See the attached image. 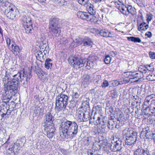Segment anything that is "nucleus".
Segmentation results:
<instances>
[{"label":"nucleus","mask_w":155,"mask_h":155,"mask_svg":"<svg viewBox=\"0 0 155 155\" xmlns=\"http://www.w3.org/2000/svg\"><path fill=\"white\" fill-rule=\"evenodd\" d=\"M78 126L74 121H71L67 120L64 122L61 127L63 135L66 134L73 137L78 133Z\"/></svg>","instance_id":"nucleus-1"},{"label":"nucleus","mask_w":155,"mask_h":155,"mask_svg":"<svg viewBox=\"0 0 155 155\" xmlns=\"http://www.w3.org/2000/svg\"><path fill=\"white\" fill-rule=\"evenodd\" d=\"M15 81H14L15 85L18 87L19 85L20 80L23 86L26 87L27 85L28 81L32 77L31 72L24 71H21V72H18L15 75ZM15 81V80H14Z\"/></svg>","instance_id":"nucleus-2"},{"label":"nucleus","mask_w":155,"mask_h":155,"mask_svg":"<svg viewBox=\"0 0 155 155\" xmlns=\"http://www.w3.org/2000/svg\"><path fill=\"white\" fill-rule=\"evenodd\" d=\"M3 7L5 9L4 12L9 18L13 19L18 14V11L17 8L8 2H6Z\"/></svg>","instance_id":"nucleus-3"},{"label":"nucleus","mask_w":155,"mask_h":155,"mask_svg":"<svg viewBox=\"0 0 155 155\" xmlns=\"http://www.w3.org/2000/svg\"><path fill=\"white\" fill-rule=\"evenodd\" d=\"M9 82L5 85L4 91L5 93L3 94V98L10 100L12 98L13 95H14L15 91L17 89L18 87L15 85L9 84Z\"/></svg>","instance_id":"nucleus-4"},{"label":"nucleus","mask_w":155,"mask_h":155,"mask_svg":"<svg viewBox=\"0 0 155 155\" xmlns=\"http://www.w3.org/2000/svg\"><path fill=\"white\" fill-rule=\"evenodd\" d=\"M58 19L53 18L51 19L49 22V28L53 35L57 36L58 34L61 33L59 25H58Z\"/></svg>","instance_id":"nucleus-5"},{"label":"nucleus","mask_w":155,"mask_h":155,"mask_svg":"<svg viewBox=\"0 0 155 155\" xmlns=\"http://www.w3.org/2000/svg\"><path fill=\"white\" fill-rule=\"evenodd\" d=\"M140 74L135 71H127L123 73L122 75L125 78H129V81L131 83L138 82L141 78Z\"/></svg>","instance_id":"nucleus-6"},{"label":"nucleus","mask_w":155,"mask_h":155,"mask_svg":"<svg viewBox=\"0 0 155 155\" xmlns=\"http://www.w3.org/2000/svg\"><path fill=\"white\" fill-rule=\"evenodd\" d=\"M123 145H124L122 139L120 138H114L111 142L110 148L114 152L120 151L122 148Z\"/></svg>","instance_id":"nucleus-7"},{"label":"nucleus","mask_w":155,"mask_h":155,"mask_svg":"<svg viewBox=\"0 0 155 155\" xmlns=\"http://www.w3.org/2000/svg\"><path fill=\"white\" fill-rule=\"evenodd\" d=\"M129 132L126 131H124V134L126 137L125 143L127 145H131L136 143L137 139V133L133 132L130 135H128Z\"/></svg>","instance_id":"nucleus-8"},{"label":"nucleus","mask_w":155,"mask_h":155,"mask_svg":"<svg viewBox=\"0 0 155 155\" xmlns=\"http://www.w3.org/2000/svg\"><path fill=\"white\" fill-rule=\"evenodd\" d=\"M68 61L71 66L76 69L83 67V60L79 57L71 56L69 58Z\"/></svg>","instance_id":"nucleus-9"},{"label":"nucleus","mask_w":155,"mask_h":155,"mask_svg":"<svg viewBox=\"0 0 155 155\" xmlns=\"http://www.w3.org/2000/svg\"><path fill=\"white\" fill-rule=\"evenodd\" d=\"M68 97L66 95L61 94L58 97L55 102V107H66L68 104Z\"/></svg>","instance_id":"nucleus-10"},{"label":"nucleus","mask_w":155,"mask_h":155,"mask_svg":"<svg viewBox=\"0 0 155 155\" xmlns=\"http://www.w3.org/2000/svg\"><path fill=\"white\" fill-rule=\"evenodd\" d=\"M144 105L149 107V105L155 106V95L154 94L147 96L145 99Z\"/></svg>","instance_id":"nucleus-11"},{"label":"nucleus","mask_w":155,"mask_h":155,"mask_svg":"<svg viewBox=\"0 0 155 155\" xmlns=\"http://www.w3.org/2000/svg\"><path fill=\"white\" fill-rule=\"evenodd\" d=\"M134 155H151L147 147H143L139 146L134 151Z\"/></svg>","instance_id":"nucleus-12"},{"label":"nucleus","mask_w":155,"mask_h":155,"mask_svg":"<svg viewBox=\"0 0 155 155\" xmlns=\"http://www.w3.org/2000/svg\"><path fill=\"white\" fill-rule=\"evenodd\" d=\"M104 120V118L102 116L101 117H97L94 115L93 117H90L89 119L90 123L91 124L97 125L98 124H102V121Z\"/></svg>","instance_id":"nucleus-13"},{"label":"nucleus","mask_w":155,"mask_h":155,"mask_svg":"<svg viewBox=\"0 0 155 155\" xmlns=\"http://www.w3.org/2000/svg\"><path fill=\"white\" fill-rule=\"evenodd\" d=\"M13 72V71L12 69L7 70V71H6L5 75L6 77H7L8 79H9L10 78L11 80L7 82L6 84H8V82H9V84H10L11 85H15V83L14 82L15 81H16L14 80L16 79L15 77L16 74H14L12 73Z\"/></svg>","instance_id":"nucleus-14"},{"label":"nucleus","mask_w":155,"mask_h":155,"mask_svg":"<svg viewBox=\"0 0 155 155\" xmlns=\"http://www.w3.org/2000/svg\"><path fill=\"white\" fill-rule=\"evenodd\" d=\"M108 109L111 113L116 114L118 120L121 119L123 117L122 114L118 107H110Z\"/></svg>","instance_id":"nucleus-15"},{"label":"nucleus","mask_w":155,"mask_h":155,"mask_svg":"<svg viewBox=\"0 0 155 155\" xmlns=\"http://www.w3.org/2000/svg\"><path fill=\"white\" fill-rule=\"evenodd\" d=\"M82 46L92 47L93 44L92 40L90 38L87 37H85L81 39Z\"/></svg>","instance_id":"nucleus-16"},{"label":"nucleus","mask_w":155,"mask_h":155,"mask_svg":"<svg viewBox=\"0 0 155 155\" xmlns=\"http://www.w3.org/2000/svg\"><path fill=\"white\" fill-rule=\"evenodd\" d=\"M115 5L116 7L122 13L126 15H128V12L127 11V7L125 5L120 2L119 3H116Z\"/></svg>","instance_id":"nucleus-17"},{"label":"nucleus","mask_w":155,"mask_h":155,"mask_svg":"<svg viewBox=\"0 0 155 155\" xmlns=\"http://www.w3.org/2000/svg\"><path fill=\"white\" fill-rule=\"evenodd\" d=\"M44 130L46 132L55 133L56 128L53 123L45 124L44 125Z\"/></svg>","instance_id":"nucleus-18"},{"label":"nucleus","mask_w":155,"mask_h":155,"mask_svg":"<svg viewBox=\"0 0 155 155\" xmlns=\"http://www.w3.org/2000/svg\"><path fill=\"white\" fill-rule=\"evenodd\" d=\"M9 49L13 53L16 55H17L18 53L20 52L21 49L18 45L14 43L12 44L11 47Z\"/></svg>","instance_id":"nucleus-19"},{"label":"nucleus","mask_w":155,"mask_h":155,"mask_svg":"<svg viewBox=\"0 0 155 155\" xmlns=\"http://www.w3.org/2000/svg\"><path fill=\"white\" fill-rule=\"evenodd\" d=\"M99 34L102 36L106 38L112 37L110 32L105 29H101L99 32Z\"/></svg>","instance_id":"nucleus-20"},{"label":"nucleus","mask_w":155,"mask_h":155,"mask_svg":"<svg viewBox=\"0 0 155 155\" xmlns=\"http://www.w3.org/2000/svg\"><path fill=\"white\" fill-rule=\"evenodd\" d=\"M20 149L19 144L17 143H14L11 144L9 150L12 152H18Z\"/></svg>","instance_id":"nucleus-21"},{"label":"nucleus","mask_w":155,"mask_h":155,"mask_svg":"<svg viewBox=\"0 0 155 155\" xmlns=\"http://www.w3.org/2000/svg\"><path fill=\"white\" fill-rule=\"evenodd\" d=\"M82 80V84H88L92 82V79L91 76L85 74L83 76Z\"/></svg>","instance_id":"nucleus-22"},{"label":"nucleus","mask_w":155,"mask_h":155,"mask_svg":"<svg viewBox=\"0 0 155 155\" xmlns=\"http://www.w3.org/2000/svg\"><path fill=\"white\" fill-rule=\"evenodd\" d=\"M45 116V120L46 122L43 123V124H50L53 123V121L54 120V118L52 116V115L51 114V113L49 112H48L47 114H46Z\"/></svg>","instance_id":"nucleus-23"},{"label":"nucleus","mask_w":155,"mask_h":155,"mask_svg":"<svg viewBox=\"0 0 155 155\" xmlns=\"http://www.w3.org/2000/svg\"><path fill=\"white\" fill-rule=\"evenodd\" d=\"M36 56L37 59L41 62H44L46 58V56H45L42 52V51L40 50L37 51Z\"/></svg>","instance_id":"nucleus-24"},{"label":"nucleus","mask_w":155,"mask_h":155,"mask_svg":"<svg viewBox=\"0 0 155 155\" xmlns=\"http://www.w3.org/2000/svg\"><path fill=\"white\" fill-rule=\"evenodd\" d=\"M87 9L88 13L91 15H92V17H95L94 15L96 13V11L93 5L90 4L89 5H88L87 7Z\"/></svg>","instance_id":"nucleus-25"},{"label":"nucleus","mask_w":155,"mask_h":155,"mask_svg":"<svg viewBox=\"0 0 155 155\" xmlns=\"http://www.w3.org/2000/svg\"><path fill=\"white\" fill-rule=\"evenodd\" d=\"M83 61V67L84 66L89 69L93 66V62L92 61H88L87 59H84Z\"/></svg>","instance_id":"nucleus-26"},{"label":"nucleus","mask_w":155,"mask_h":155,"mask_svg":"<svg viewBox=\"0 0 155 155\" xmlns=\"http://www.w3.org/2000/svg\"><path fill=\"white\" fill-rule=\"evenodd\" d=\"M81 45V39L76 38L71 43L70 45L72 48H74Z\"/></svg>","instance_id":"nucleus-27"},{"label":"nucleus","mask_w":155,"mask_h":155,"mask_svg":"<svg viewBox=\"0 0 155 155\" xmlns=\"http://www.w3.org/2000/svg\"><path fill=\"white\" fill-rule=\"evenodd\" d=\"M139 128L140 129H142V130L141 131V133L140 134V136L143 134H144L147 131H148L149 130L150 128L149 126L147 124H143Z\"/></svg>","instance_id":"nucleus-28"},{"label":"nucleus","mask_w":155,"mask_h":155,"mask_svg":"<svg viewBox=\"0 0 155 155\" xmlns=\"http://www.w3.org/2000/svg\"><path fill=\"white\" fill-rule=\"evenodd\" d=\"M12 107L10 109L12 108ZM14 107H12V110H9L10 108L9 107H0V109L4 115H6L7 114L8 115L10 114L11 113V111L13 110L14 109Z\"/></svg>","instance_id":"nucleus-29"},{"label":"nucleus","mask_w":155,"mask_h":155,"mask_svg":"<svg viewBox=\"0 0 155 155\" xmlns=\"http://www.w3.org/2000/svg\"><path fill=\"white\" fill-rule=\"evenodd\" d=\"M83 107H80L78 109L77 112L78 117L81 121V119H82V117L84 116V112L83 111Z\"/></svg>","instance_id":"nucleus-30"},{"label":"nucleus","mask_w":155,"mask_h":155,"mask_svg":"<svg viewBox=\"0 0 155 155\" xmlns=\"http://www.w3.org/2000/svg\"><path fill=\"white\" fill-rule=\"evenodd\" d=\"M23 27L25 28V32L26 33H28L30 32V31L32 28V23H29V24H23Z\"/></svg>","instance_id":"nucleus-31"},{"label":"nucleus","mask_w":155,"mask_h":155,"mask_svg":"<svg viewBox=\"0 0 155 155\" xmlns=\"http://www.w3.org/2000/svg\"><path fill=\"white\" fill-rule=\"evenodd\" d=\"M37 75L38 76L39 78L42 81H45L47 78V76L45 73L43 71L38 72Z\"/></svg>","instance_id":"nucleus-32"},{"label":"nucleus","mask_w":155,"mask_h":155,"mask_svg":"<svg viewBox=\"0 0 155 155\" xmlns=\"http://www.w3.org/2000/svg\"><path fill=\"white\" fill-rule=\"evenodd\" d=\"M155 134H153L152 132L150 131V129L148 131H147L144 133V134H143L141 135L142 136H145L147 138L150 139L152 138L153 139V135Z\"/></svg>","instance_id":"nucleus-33"},{"label":"nucleus","mask_w":155,"mask_h":155,"mask_svg":"<svg viewBox=\"0 0 155 155\" xmlns=\"http://www.w3.org/2000/svg\"><path fill=\"white\" fill-rule=\"evenodd\" d=\"M127 40L129 41H131L135 43H140L141 42L140 39L138 37H135L133 36H130L127 37Z\"/></svg>","instance_id":"nucleus-34"},{"label":"nucleus","mask_w":155,"mask_h":155,"mask_svg":"<svg viewBox=\"0 0 155 155\" xmlns=\"http://www.w3.org/2000/svg\"><path fill=\"white\" fill-rule=\"evenodd\" d=\"M148 27V25H146L145 22H143L140 24L138 28V29L139 31H145L147 29Z\"/></svg>","instance_id":"nucleus-35"},{"label":"nucleus","mask_w":155,"mask_h":155,"mask_svg":"<svg viewBox=\"0 0 155 155\" xmlns=\"http://www.w3.org/2000/svg\"><path fill=\"white\" fill-rule=\"evenodd\" d=\"M21 20L23 22V24H29V23H31V18L28 16H23L21 18Z\"/></svg>","instance_id":"nucleus-36"},{"label":"nucleus","mask_w":155,"mask_h":155,"mask_svg":"<svg viewBox=\"0 0 155 155\" xmlns=\"http://www.w3.org/2000/svg\"><path fill=\"white\" fill-rule=\"evenodd\" d=\"M102 124H101V127H100V130H101L100 131L101 133H104L106 132V121L105 120H103Z\"/></svg>","instance_id":"nucleus-37"},{"label":"nucleus","mask_w":155,"mask_h":155,"mask_svg":"<svg viewBox=\"0 0 155 155\" xmlns=\"http://www.w3.org/2000/svg\"><path fill=\"white\" fill-rule=\"evenodd\" d=\"M51 61V60L50 58H48L46 60L45 63V67L47 69H49L51 67L52 64L50 62Z\"/></svg>","instance_id":"nucleus-38"},{"label":"nucleus","mask_w":155,"mask_h":155,"mask_svg":"<svg viewBox=\"0 0 155 155\" xmlns=\"http://www.w3.org/2000/svg\"><path fill=\"white\" fill-rule=\"evenodd\" d=\"M135 8H133L131 5H129L127 7V11L128 12V14L130 13L134 15L135 14Z\"/></svg>","instance_id":"nucleus-39"},{"label":"nucleus","mask_w":155,"mask_h":155,"mask_svg":"<svg viewBox=\"0 0 155 155\" xmlns=\"http://www.w3.org/2000/svg\"><path fill=\"white\" fill-rule=\"evenodd\" d=\"M84 17L83 19H87L88 20H91L92 18H93L94 17H92V15L90 14L88 12H84Z\"/></svg>","instance_id":"nucleus-40"},{"label":"nucleus","mask_w":155,"mask_h":155,"mask_svg":"<svg viewBox=\"0 0 155 155\" xmlns=\"http://www.w3.org/2000/svg\"><path fill=\"white\" fill-rule=\"evenodd\" d=\"M93 138L92 137H89L87 138L84 140V143L86 144L89 145L90 144L93 143Z\"/></svg>","instance_id":"nucleus-41"},{"label":"nucleus","mask_w":155,"mask_h":155,"mask_svg":"<svg viewBox=\"0 0 155 155\" xmlns=\"http://www.w3.org/2000/svg\"><path fill=\"white\" fill-rule=\"evenodd\" d=\"M79 95L77 92L73 93L72 94V100H71V102H73L74 101H77V99L79 97Z\"/></svg>","instance_id":"nucleus-42"},{"label":"nucleus","mask_w":155,"mask_h":155,"mask_svg":"<svg viewBox=\"0 0 155 155\" xmlns=\"http://www.w3.org/2000/svg\"><path fill=\"white\" fill-rule=\"evenodd\" d=\"M111 60V58L109 55H107L105 56L104 59V61L105 64H108L110 63Z\"/></svg>","instance_id":"nucleus-43"},{"label":"nucleus","mask_w":155,"mask_h":155,"mask_svg":"<svg viewBox=\"0 0 155 155\" xmlns=\"http://www.w3.org/2000/svg\"><path fill=\"white\" fill-rule=\"evenodd\" d=\"M145 68L149 71H154V67L152 64L149 65H146Z\"/></svg>","instance_id":"nucleus-44"},{"label":"nucleus","mask_w":155,"mask_h":155,"mask_svg":"<svg viewBox=\"0 0 155 155\" xmlns=\"http://www.w3.org/2000/svg\"><path fill=\"white\" fill-rule=\"evenodd\" d=\"M110 94L112 98H115L117 97V92L115 90H111L110 92Z\"/></svg>","instance_id":"nucleus-45"},{"label":"nucleus","mask_w":155,"mask_h":155,"mask_svg":"<svg viewBox=\"0 0 155 155\" xmlns=\"http://www.w3.org/2000/svg\"><path fill=\"white\" fill-rule=\"evenodd\" d=\"M101 147L98 144H94L93 145V148L94 150H97L101 149Z\"/></svg>","instance_id":"nucleus-46"},{"label":"nucleus","mask_w":155,"mask_h":155,"mask_svg":"<svg viewBox=\"0 0 155 155\" xmlns=\"http://www.w3.org/2000/svg\"><path fill=\"white\" fill-rule=\"evenodd\" d=\"M9 100H10L7 99L5 100V99L3 98L2 103L1 104L2 105V107H7L8 106H10V105L7 103H8Z\"/></svg>","instance_id":"nucleus-47"},{"label":"nucleus","mask_w":155,"mask_h":155,"mask_svg":"<svg viewBox=\"0 0 155 155\" xmlns=\"http://www.w3.org/2000/svg\"><path fill=\"white\" fill-rule=\"evenodd\" d=\"M134 108H135L136 110L135 111V113L137 114H139L140 115L142 113V110L143 109H142L141 110L140 109V107H139V108H137V107H133Z\"/></svg>","instance_id":"nucleus-48"},{"label":"nucleus","mask_w":155,"mask_h":155,"mask_svg":"<svg viewBox=\"0 0 155 155\" xmlns=\"http://www.w3.org/2000/svg\"><path fill=\"white\" fill-rule=\"evenodd\" d=\"M84 12L79 11L77 13V16L78 18L83 19L84 17Z\"/></svg>","instance_id":"nucleus-49"},{"label":"nucleus","mask_w":155,"mask_h":155,"mask_svg":"<svg viewBox=\"0 0 155 155\" xmlns=\"http://www.w3.org/2000/svg\"><path fill=\"white\" fill-rule=\"evenodd\" d=\"M46 132L47 137L50 139L52 138L55 134V133L54 132Z\"/></svg>","instance_id":"nucleus-50"},{"label":"nucleus","mask_w":155,"mask_h":155,"mask_svg":"<svg viewBox=\"0 0 155 155\" xmlns=\"http://www.w3.org/2000/svg\"><path fill=\"white\" fill-rule=\"evenodd\" d=\"M89 0H78V2L80 4L85 5L89 1Z\"/></svg>","instance_id":"nucleus-51"},{"label":"nucleus","mask_w":155,"mask_h":155,"mask_svg":"<svg viewBox=\"0 0 155 155\" xmlns=\"http://www.w3.org/2000/svg\"><path fill=\"white\" fill-rule=\"evenodd\" d=\"M129 82H130V81H129V80H125L124 79H122V80H121V81H119L118 84H126V83H128Z\"/></svg>","instance_id":"nucleus-52"},{"label":"nucleus","mask_w":155,"mask_h":155,"mask_svg":"<svg viewBox=\"0 0 155 155\" xmlns=\"http://www.w3.org/2000/svg\"><path fill=\"white\" fill-rule=\"evenodd\" d=\"M109 85V84L107 80H105L104 81L101 86L103 88H105L108 87Z\"/></svg>","instance_id":"nucleus-53"},{"label":"nucleus","mask_w":155,"mask_h":155,"mask_svg":"<svg viewBox=\"0 0 155 155\" xmlns=\"http://www.w3.org/2000/svg\"><path fill=\"white\" fill-rule=\"evenodd\" d=\"M40 51H42V52L44 54V55L45 56H46V54H48L49 53V47H47L45 49Z\"/></svg>","instance_id":"nucleus-54"},{"label":"nucleus","mask_w":155,"mask_h":155,"mask_svg":"<svg viewBox=\"0 0 155 155\" xmlns=\"http://www.w3.org/2000/svg\"><path fill=\"white\" fill-rule=\"evenodd\" d=\"M142 108H143V110L144 112L146 114L150 113V107H143Z\"/></svg>","instance_id":"nucleus-55"},{"label":"nucleus","mask_w":155,"mask_h":155,"mask_svg":"<svg viewBox=\"0 0 155 155\" xmlns=\"http://www.w3.org/2000/svg\"><path fill=\"white\" fill-rule=\"evenodd\" d=\"M11 80V79H10V78L9 79H8V78L6 77V75H5V76L4 78L2 79V81L3 82L4 84V86H5V85L6 84V83L7 81L8 82V81H9Z\"/></svg>","instance_id":"nucleus-56"},{"label":"nucleus","mask_w":155,"mask_h":155,"mask_svg":"<svg viewBox=\"0 0 155 155\" xmlns=\"http://www.w3.org/2000/svg\"><path fill=\"white\" fill-rule=\"evenodd\" d=\"M89 107V102L87 101H83L82 103V106L81 107Z\"/></svg>","instance_id":"nucleus-57"},{"label":"nucleus","mask_w":155,"mask_h":155,"mask_svg":"<svg viewBox=\"0 0 155 155\" xmlns=\"http://www.w3.org/2000/svg\"><path fill=\"white\" fill-rule=\"evenodd\" d=\"M47 47H49L48 45L46 44L45 43V44H43L42 45H41L40 47V50H42L45 49L47 48Z\"/></svg>","instance_id":"nucleus-58"},{"label":"nucleus","mask_w":155,"mask_h":155,"mask_svg":"<svg viewBox=\"0 0 155 155\" xmlns=\"http://www.w3.org/2000/svg\"><path fill=\"white\" fill-rule=\"evenodd\" d=\"M88 118H89V120L90 117L88 116L87 114L86 115V114H85L84 113V116L82 117V119H81V121H86L87 120Z\"/></svg>","instance_id":"nucleus-59"},{"label":"nucleus","mask_w":155,"mask_h":155,"mask_svg":"<svg viewBox=\"0 0 155 155\" xmlns=\"http://www.w3.org/2000/svg\"><path fill=\"white\" fill-rule=\"evenodd\" d=\"M149 55L151 58L155 59V52L150 51L149 53Z\"/></svg>","instance_id":"nucleus-60"},{"label":"nucleus","mask_w":155,"mask_h":155,"mask_svg":"<svg viewBox=\"0 0 155 155\" xmlns=\"http://www.w3.org/2000/svg\"><path fill=\"white\" fill-rule=\"evenodd\" d=\"M113 121H109L108 122V127L110 129H112L113 127L114 124L113 123Z\"/></svg>","instance_id":"nucleus-61"},{"label":"nucleus","mask_w":155,"mask_h":155,"mask_svg":"<svg viewBox=\"0 0 155 155\" xmlns=\"http://www.w3.org/2000/svg\"><path fill=\"white\" fill-rule=\"evenodd\" d=\"M153 75L151 74H149L146 77V79L149 81H152L154 80L153 78L152 77Z\"/></svg>","instance_id":"nucleus-62"},{"label":"nucleus","mask_w":155,"mask_h":155,"mask_svg":"<svg viewBox=\"0 0 155 155\" xmlns=\"http://www.w3.org/2000/svg\"><path fill=\"white\" fill-rule=\"evenodd\" d=\"M147 21H150L152 18L153 15L150 14L149 15H147Z\"/></svg>","instance_id":"nucleus-63"},{"label":"nucleus","mask_w":155,"mask_h":155,"mask_svg":"<svg viewBox=\"0 0 155 155\" xmlns=\"http://www.w3.org/2000/svg\"><path fill=\"white\" fill-rule=\"evenodd\" d=\"M6 41L7 45L9 46L11 44V41L10 39L8 38H6Z\"/></svg>","instance_id":"nucleus-64"}]
</instances>
